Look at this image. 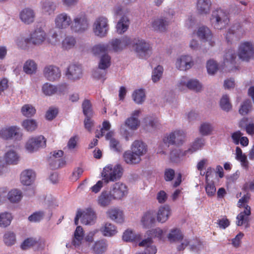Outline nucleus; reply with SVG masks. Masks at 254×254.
<instances>
[{
	"instance_id": "2",
	"label": "nucleus",
	"mask_w": 254,
	"mask_h": 254,
	"mask_svg": "<svg viewBox=\"0 0 254 254\" xmlns=\"http://www.w3.org/2000/svg\"><path fill=\"white\" fill-rule=\"evenodd\" d=\"M250 196L247 194L244 195L238 202L239 207H243L244 210L241 211L237 216L236 223L237 226L244 225L245 228L250 227V218L251 214V207L247 204Z\"/></svg>"
},
{
	"instance_id": "27",
	"label": "nucleus",
	"mask_w": 254,
	"mask_h": 254,
	"mask_svg": "<svg viewBox=\"0 0 254 254\" xmlns=\"http://www.w3.org/2000/svg\"><path fill=\"white\" fill-rule=\"evenodd\" d=\"M123 157L124 161L128 165L138 164L141 161V158L131 150L126 151Z\"/></svg>"
},
{
	"instance_id": "32",
	"label": "nucleus",
	"mask_w": 254,
	"mask_h": 254,
	"mask_svg": "<svg viewBox=\"0 0 254 254\" xmlns=\"http://www.w3.org/2000/svg\"><path fill=\"white\" fill-rule=\"evenodd\" d=\"M113 199V197L110 191H103L98 197L97 201L99 206L106 207L110 205Z\"/></svg>"
},
{
	"instance_id": "56",
	"label": "nucleus",
	"mask_w": 254,
	"mask_h": 254,
	"mask_svg": "<svg viewBox=\"0 0 254 254\" xmlns=\"http://www.w3.org/2000/svg\"><path fill=\"white\" fill-rule=\"evenodd\" d=\"M203 88L202 84L198 80L195 79H190L189 78L188 89L195 91L196 92H200Z\"/></svg>"
},
{
	"instance_id": "6",
	"label": "nucleus",
	"mask_w": 254,
	"mask_h": 254,
	"mask_svg": "<svg viewBox=\"0 0 254 254\" xmlns=\"http://www.w3.org/2000/svg\"><path fill=\"white\" fill-rule=\"evenodd\" d=\"M89 20L84 12L76 15L71 20L70 29L72 32L82 34L87 31L89 28Z\"/></svg>"
},
{
	"instance_id": "59",
	"label": "nucleus",
	"mask_w": 254,
	"mask_h": 254,
	"mask_svg": "<svg viewBox=\"0 0 254 254\" xmlns=\"http://www.w3.org/2000/svg\"><path fill=\"white\" fill-rule=\"evenodd\" d=\"M146 129L151 131L160 127V123L157 119H147Z\"/></svg>"
},
{
	"instance_id": "41",
	"label": "nucleus",
	"mask_w": 254,
	"mask_h": 254,
	"mask_svg": "<svg viewBox=\"0 0 254 254\" xmlns=\"http://www.w3.org/2000/svg\"><path fill=\"white\" fill-rule=\"evenodd\" d=\"M167 238L171 243L178 242L183 239V234L179 229L174 228L170 230Z\"/></svg>"
},
{
	"instance_id": "62",
	"label": "nucleus",
	"mask_w": 254,
	"mask_h": 254,
	"mask_svg": "<svg viewBox=\"0 0 254 254\" xmlns=\"http://www.w3.org/2000/svg\"><path fill=\"white\" fill-rule=\"evenodd\" d=\"M22 126L27 131H32L36 129L37 125L35 120L27 119L23 122Z\"/></svg>"
},
{
	"instance_id": "12",
	"label": "nucleus",
	"mask_w": 254,
	"mask_h": 254,
	"mask_svg": "<svg viewBox=\"0 0 254 254\" xmlns=\"http://www.w3.org/2000/svg\"><path fill=\"white\" fill-rule=\"evenodd\" d=\"M67 79L75 82L79 80L82 76L83 70L81 65L77 64H70L67 68L65 73Z\"/></svg>"
},
{
	"instance_id": "43",
	"label": "nucleus",
	"mask_w": 254,
	"mask_h": 254,
	"mask_svg": "<svg viewBox=\"0 0 254 254\" xmlns=\"http://www.w3.org/2000/svg\"><path fill=\"white\" fill-rule=\"evenodd\" d=\"M76 44V40L71 35L66 36L62 42V48L65 50L73 48Z\"/></svg>"
},
{
	"instance_id": "40",
	"label": "nucleus",
	"mask_w": 254,
	"mask_h": 254,
	"mask_svg": "<svg viewBox=\"0 0 254 254\" xmlns=\"http://www.w3.org/2000/svg\"><path fill=\"white\" fill-rule=\"evenodd\" d=\"M138 245L140 247L147 248V250H151L150 253L146 252V254H155L157 252L156 247L153 245V241L151 237H149L141 241Z\"/></svg>"
},
{
	"instance_id": "5",
	"label": "nucleus",
	"mask_w": 254,
	"mask_h": 254,
	"mask_svg": "<svg viewBox=\"0 0 254 254\" xmlns=\"http://www.w3.org/2000/svg\"><path fill=\"white\" fill-rule=\"evenodd\" d=\"M110 29L109 20L106 16H99L96 18L92 24V31L95 36L103 38L106 37Z\"/></svg>"
},
{
	"instance_id": "37",
	"label": "nucleus",
	"mask_w": 254,
	"mask_h": 254,
	"mask_svg": "<svg viewBox=\"0 0 254 254\" xmlns=\"http://www.w3.org/2000/svg\"><path fill=\"white\" fill-rule=\"evenodd\" d=\"M171 214V209L169 206H164L159 208L157 214V220L161 223L165 222Z\"/></svg>"
},
{
	"instance_id": "46",
	"label": "nucleus",
	"mask_w": 254,
	"mask_h": 254,
	"mask_svg": "<svg viewBox=\"0 0 254 254\" xmlns=\"http://www.w3.org/2000/svg\"><path fill=\"white\" fill-rule=\"evenodd\" d=\"M241 29L239 24H236L232 26L228 30L226 38L228 42H231L235 36H237Z\"/></svg>"
},
{
	"instance_id": "57",
	"label": "nucleus",
	"mask_w": 254,
	"mask_h": 254,
	"mask_svg": "<svg viewBox=\"0 0 254 254\" xmlns=\"http://www.w3.org/2000/svg\"><path fill=\"white\" fill-rule=\"evenodd\" d=\"M22 114L26 117H31L35 114L36 110L32 105L25 104L23 106L21 109Z\"/></svg>"
},
{
	"instance_id": "18",
	"label": "nucleus",
	"mask_w": 254,
	"mask_h": 254,
	"mask_svg": "<svg viewBox=\"0 0 254 254\" xmlns=\"http://www.w3.org/2000/svg\"><path fill=\"white\" fill-rule=\"evenodd\" d=\"M64 84H60L57 86L54 85L49 83H45L42 87V92L46 96H52L55 94H61L65 89Z\"/></svg>"
},
{
	"instance_id": "50",
	"label": "nucleus",
	"mask_w": 254,
	"mask_h": 254,
	"mask_svg": "<svg viewBox=\"0 0 254 254\" xmlns=\"http://www.w3.org/2000/svg\"><path fill=\"white\" fill-rule=\"evenodd\" d=\"M214 127L212 124L205 122L201 124L199 127V133L202 136H207L212 134Z\"/></svg>"
},
{
	"instance_id": "9",
	"label": "nucleus",
	"mask_w": 254,
	"mask_h": 254,
	"mask_svg": "<svg viewBox=\"0 0 254 254\" xmlns=\"http://www.w3.org/2000/svg\"><path fill=\"white\" fill-rule=\"evenodd\" d=\"M132 40L127 36L121 38H114L108 43L110 48V51L120 52L131 45Z\"/></svg>"
},
{
	"instance_id": "34",
	"label": "nucleus",
	"mask_w": 254,
	"mask_h": 254,
	"mask_svg": "<svg viewBox=\"0 0 254 254\" xmlns=\"http://www.w3.org/2000/svg\"><path fill=\"white\" fill-rule=\"evenodd\" d=\"M4 159L7 165H16L19 161L20 157L16 151L10 150L5 153Z\"/></svg>"
},
{
	"instance_id": "30",
	"label": "nucleus",
	"mask_w": 254,
	"mask_h": 254,
	"mask_svg": "<svg viewBox=\"0 0 254 254\" xmlns=\"http://www.w3.org/2000/svg\"><path fill=\"white\" fill-rule=\"evenodd\" d=\"M129 24L130 21L127 15H123L116 24V29L117 32L119 34L124 33L128 29Z\"/></svg>"
},
{
	"instance_id": "42",
	"label": "nucleus",
	"mask_w": 254,
	"mask_h": 254,
	"mask_svg": "<svg viewBox=\"0 0 254 254\" xmlns=\"http://www.w3.org/2000/svg\"><path fill=\"white\" fill-rule=\"evenodd\" d=\"M190 150L182 151L180 150H174L171 151L170 158L172 162L179 163L183 160V157L189 153Z\"/></svg>"
},
{
	"instance_id": "64",
	"label": "nucleus",
	"mask_w": 254,
	"mask_h": 254,
	"mask_svg": "<svg viewBox=\"0 0 254 254\" xmlns=\"http://www.w3.org/2000/svg\"><path fill=\"white\" fill-rule=\"evenodd\" d=\"M4 243L7 246H11L15 243L16 238L15 234L11 232H6L3 236Z\"/></svg>"
},
{
	"instance_id": "1",
	"label": "nucleus",
	"mask_w": 254,
	"mask_h": 254,
	"mask_svg": "<svg viewBox=\"0 0 254 254\" xmlns=\"http://www.w3.org/2000/svg\"><path fill=\"white\" fill-rule=\"evenodd\" d=\"M140 113V110H135L133 111L131 116L127 118L125 124L121 126L120 133L126 138V140H128L133 134L132 131L137 129L140 125V121L138 117Z\"/></svg>"
},
{
	"instance_id": "45",
	"label": "nucleus",
	"mask_w": 254,
	"mask_h": 254,
	"mask_svg": "<svg viewBox=\"0 0 254 254\" xmlns=\"http://www.w3.org/2000/svg\"><path fill=\"white\" fill-rule=\"evenodd\" d=\"M141 239L140 234H135L133 231L127 229L123 234V239L126 242L139 241Z\"/></svg>"
},
{
	"instance_id": "48",
	"label": "nucleus",
	"mask_w": 254,
	"mask_h": 254,
	"mask_svg": "<svg viewBox=\"0 0 254 254\" xmlns=\"http://www.w3.org/2000/svg\"><path fill=\"white\" fill-rule=\"evenodd\" d=\"M51 156L50 157L51 159H57L56 162H58V164L57 165L55 164L53 166L54 168L62 167L64 166L65 164V161L63 159H59L62 157L64 155V152L62 150L54 151L51 153Z\"/></svg>"
},
{
	"instance_id": "16",
	"label": "nucleus",
	"mask_w": 254,
	"mask_h": 254,
	"mask_svg": "<svg viewBox=\"0 0 254 254\" xmlns=\"http://www.w3.org/2000/svg\"><path fill=\"white\" fill-rule=\"evenodd\" d=\"M193 64L194 62L192 57L188 55L179 57L175 63L176 68L182 71H186L190 69Z\"/></svg>"
},
{
	"instance_id": "55",
	"label": "nucleus",
	"mask_w": 254,
	"mask_h": 254,
	"mask_svg": "<svg viewBox=\"0 0 254 254\" xmlns=\"http://www.w3.org/2000/svg\"><path fill=\"white\" fill-rule=\"evenodd\" d=\"M56 8V6L55 3L50 0H45L42 3V8L43 12L48 14L53 13Z\"/></svg>"
},
{
	"instance_id": "11",
	"label": "nucleus",
	"mask_w": 254,
	"mask_h": 254,
	"mask_svg": "<svg viewBox=\"0 0 254 254\" xmlns=\"http://www.w3.org/2000/svg\"><path fill=\"white\" fill-rule=\"evenodd\" d=\"M46 146V139L42 135L32 137L27 141L25 148L29 152L36 151L39 148Z\"/></svg>"
},
{
	"instance_id": "24",
	"label": "nucleus",
	"mask_w": 254,
	"mask_h": 254,
	"mask_svg": "<svg viewBox=\"0 0 254 254\" xmlns=\"http://www.w3.org/2000/svg\"><path fill=\"white\" fill-rule=\"evenodd\" d=\"M19 17L22 22L26 24H30L34 21L35 13L33 9L25 8L20 12Z\"/></svg>"
},
{
	"instance_id": "3",
	"label": "nucleus",
	"mask_w": 254,
	"mask_h": 254,
	"mask_svg": "<svg viewBox=\"0 0 254 254\" xmlns=\"http://www.w3.org/2000/svg\"><path fill=\"white\" fill-rule=\"evenodd\" d=\"M210 21L212 26L216 29L225 28L230 22L229 13L221 8H217L212 11Z\"/></svg>"
},
{
	"instance_id": "15",
	"label": "nucleus",
	"mask_w": 254,
	"mask_h": 254,
	"mask_svg": "<svg viewBox=\"0 0 254 254\" xmlns=\"http://www.w3.org/2000/svg\"><path fill=\"white\" fill-rule=\"evenodd\" d=\"M43 75L48 80L55 81L60 78L61 71L60 68L56 65H49L44 67Z\"/></svg>"
},
{
	"instance_id": "53",
	"label": "nucleus",
	"mask_w": 254,
	"mask_h": 254,
	"mask_svg": "<svg viewBox=\"0 0 254 254\" xmlns=\"http://www.w3.org/2000/svg\"><path fill=\"white\" fill-rule=\"evenodd\" d=\"M111 65V57L108 54L102 55L100 58L98 63L99 67L103 69H106Z\"/></svg>"
},
{
	"instance_id": "26",
	"label": "nucleus",
	"mask_w": 254,
	"mask_h": 254,
	"mask_svg": "<svg viewBox=\"0 0 254 254\" xmlns=\"http://www.w3.org/2000/svg\"><path fill=\"white\" fill-rule=\"evenodd\" d=\"M36 178L35 172L31 169L23 171L20 175V182L25 186L31 185L34 181Z\"/></svg>"
},
{
	"instance_id": "7",
	"label": "nucleus",
	"mask_w": 254,
	"mask_h": 254,
	"mask_svg": "<svg viewBox=\"0 0 254 254\" xmlns=\"http://www.w3.org/2000/svg\"><path fill=\"white\" fill-rule=\"evenodd\" d=\"M237 55L239 59L248 62L254 58V43L251 41L241 42L238 48Z\"/></svg>"
},
{
	"instance_id": "13",
	"label": "nucleus",
	"mask_w": 254,
	"mask_h": 254,
	"mask_svg": "<svg viewBox=\"0 0 254 254\" xmlns=\"http://www.w3.org/2000/svg\"><path fill=\"white\" fill-rule=\"evenodd\" d=\"M131 45L135 52L140 56H145L148 52L151 50V46L144 40L139 38H134L132 40Z\"/></svg>"
},
{
	"instance_id": "8",
	"label": "nucleus",
	"mask_w": 254,
	"mask_h": 254,
	"mask_svg": "<svg viewBox=\"0 0 254 254\" xmlns=\"http://www.w3.org/2000/svg\"><path fill=\"white\" fill-rule=\"evenodd\" d=\"M186 134L183 130H176L167 134L163 138L165 147L168 144L170 145H181L185 142Z\"/></svg>"
},
{
	"instance_id": "49",
	"label": "nucleus",
	"mask_w": 254,
	"mask_h": 254,
	"mask_svg": "<svg viewBox=\"0 0 254 254\" xmlns=\"http://www.w3.org/2000/svg\"><path fill=\"white\" fill-rule=\"evenodd\" d=\"M133 101L137 104H141L145 100V94L142 89L134 91L132 94Z\"/></svg>"
},
{
	"instance_id": "60",
	"label": "nucleus",
	"mask_w": 254,
	"mask_h": 254,
	"mask_svg": "<svg viewBox=\"0 0 254 254\" xmlns=\"http://www.w3.org/2000/svg\"><path fill=\"white\" fill-rule=\"evenodd\" d=\"M163 73V68L161 65L157 66L152 71V80L153 82H158L161 78Z\"/></svg>"
},
{
	"instance_id": "29",
	"label": "nucleus",
	"mask_w": 254,
	"mask_h": 254,
	"mask_svg": "<svg viewBox=\"0 0 254 254\" xmlns=\"http://www.w3.org/2000/svg\"><path fill=\"white\" fill-rule=\"evenodd\" d=\"M130 150L141 158V157L146 153L147 148L142 141L135 140L131 145Z\"/></svg>"
},
{
	"instance_id": "23",
	"label": "nucleus",
	"mask_w": 254,
	"mask_h": 254,
	"mask_svg": "<svg viewBox=\"0 0 254 254\" xmlns=\"http://www.w3.org/2000/svg\"><path fill=\"white\" fill-rule=\"evenodd\" d=\"M14 42L18 49L23 50H29V45H31L29 36L25 34H21L16 36Z\"/></svg>"
},
{
	"instance_id": "17",
	"label": "nucleus",
	"mask_w": 254,
	"mask_h": 254,
	"mask_svg": "<svg viewBox=\"0 0 254 254\" xmlns=\"http://www.w3.org/2000/svg\"><path fill=\"white\" fill-rule=\"evenodd\" d=\"M70 16L65 12L58 14L55 18V27L59 29H65L71 25Z\"/></svg>"
},
{
	"instance_id": "35",
	"label": "nucleus",
	"mask_w": 254,
	"mask_h": 254,
	"mask_svg": "<svg viewBox=\"0 0 254 254\" xmlns=\"http://www.w3.org/2000/svg\"><path fill=\"white\" fill-rule=\"evenodd\" d=\"M81 223L85 225L92 224L96 219V215L91 209H87L81 213Z\"/></svg>"
},
{
	"instance_id": "33",
	"label": "nucleus",
	"mask_w": 254,
	"mask_h": 254,
	"mask_svg": "<svg viewBox=\"0 0 254 254\" xmlns=\"http://www.w3.org/2000/svg\"><path fill=\"white\" fill-rule=\"evenodd\" d=\"M91 51L94 56H99L101 54H108V52H110V48L108 44L100 43L93 46Z\"/></svg>"
},
{
	"instance_id": "20",
	"label": "nucleus",
	"mask_w": 254,
	"mask_h": 254,
	"mask_svg": "<svg viewBox=\"0 0 254 254\" xmlns=\"http://www.w3.org/2000/svg\"><path fill=\"white\" fill-rule=\"evenodd\" d=\"M198 37L205 42H208L211 46H213L215 42L213 40L212 33L210 30L206 26L199 27L196 32Z\"/></svg>"
},
{
	"instance_id": "44",
	"label": "nucleus",
	"mask_w": 254,
	"mask_h": 254,
	"mask_svg": "<svg viewBox=\"0 0 254 254\" xmlns=\"http://www.w3.org/2000/svg\"><path fill=\"white\" fill-rule=\"evenodd\" d=\"M37 244H39L41 246V249H43L45 245L44 240H39V241H38L36 239L31 238L25 240L21 244V248L23 250H26L35 246Z\"/></svg>"
},
{
	"instance_id": "25",
	"label": "nucleus",
	"mask_w": 254,
	"mask_h": 254,
	"mask_svg": "<svg viewBox=\"0 0 254 254\" xmlns=\"http://www.w3.org/2000/svg\"><path fill=\"white\" fill-rule=\"evenodd\" d=\"M0 136L5 139H9L15 136L16 139L21 137L18 129L14 127L3 128L0 130Z\"/></svg>"
},
{
	"instance_id": "58",
	"label": "nucleus",
	"mask_w": 254,
	"mask_h": 254,
	"mask_svg": "<svg viewBox=\"0 0 254 254\" xmlns=\"http://www.w3.org/2000/svg\"><path fill=\"white\" fill-rule=\"evenodd\" d=\"M82 107L84 115L88 118H91L93 116V112L90 102L88 100H84Z\"/></svg>"
},
{
	"instance_id": "28",
	"label": "nucleus",
	"mask_w": 254,
	"mask_h": 254,
	"mask_svg": "<svg viewBox=\"0 0 254 254\" xmlns=\"http://www.w3.org/2000/svg\"><path fill=\"white\" fill-rule=\"evenodd\" d=\"M211 6L210 0H197L196 10L200 15H206L209 13Z\"/></svg>"
},
{
	"instance_id": "54",
	"label": "nucleus",
	"mask_w": 254,
	"mask_h": 254,
	"mask_svg": "<svg viewBox=\"0 0 254 254\" xmlns=\"http://www.w3.org/2000/svg\"><path fill=\"white\" fill-rule=\"evenodd\" d=\"M205 144V140L202 138H198L193 142L191 147L188 150H190L189 153L191 154L197 150L200 149Z\"/></svg>"
},
{
	"instance_id": "4",
	"label": "nucleus",
	"mask_w": 254,
	"mask_h": 254,
	"mask_svg": "<svg viewBox=\"0 0 254 254\" xmlns=\"http://www.w3.org/2000/svg\"><path fill=\"white\" fill-rule=\"evenodd\" d=\"M123 171L122 166L120 164L107 165L103 168L102 172L103 180L106 183L116 181L122 177Z\"/></svg>"
},
{
	"instance_id": "21",
	"label": "nucleus",
	"mask_w": 254,
	"mask_h": 254,
	"mask_svg": "<svg viewBox=\"0 0 254 254\" xmlns=\"http://www.w3.org/2000/svg\"><path fill=\"white\" fill-rule=\"evenodd\" d=\"M189 245L191 251L196 252L201 250L203 247L202 243L197 239L191 241H189L187 239H184L181 244L178 246L177 249L180 251L184 250Z\"/></svg>"
},
{
	"instance_id": "38",
	"label": "nucleus",
	"mask_w": 254,
	"mask_h": 254,
	"mask_svg": "<svg viewBox=\"0 0 254 254\" xmlns=\"http://www.w3.org/2000/svg\"><path fill=\"white\" fill-rule=\"evenodd\" d=\"M108 243L106 240H101L95 242L92 246L94 254H103L108 248Z\"/></svg>"
},
{
	"instance_id": "36",
	"label": "nucleus",
	"mask_w": 254,
	"mask_h": 254,
	"mask_svg": "<svg viewBox=\"0 0 254 254\" xmlns=\"http://www.w3.org/2000/svg\"><path fill=\"white\" fill-rule=\"evenodd\" d=\"M236 159L239 161L242 168L246 170L249 168V162L248 160L247 156L244 154L242 149L238 146L236 148Z\"/></svg>"
},
{
	"instance_id": "14",
	"label": "nucleus",
	"mask_w": 254,
	"mask_h": 254,
	"mask_svg": "<svg viewBox=\"0 0 254 254\" xmlns=\"http://www.w3.org/2000/svg\"><path fill=\"white\" fill-rule=\"evenodd\" d=\"M31 45L39 46L42 45L47 39V33L41 27L36 28L29 35Z\"/></svg>"
},
{
	"instance_id": "52",
	"label": "nucleus",
	"mask_w": 254,
	"mask_h": 254,
	"mask_svg": "<svg viewBox=\"0 0 254 254\" xmlns=\"http://www.w3.org/2000/svg\"><path fill=\"white\" fill-rule=\"evenodd\" d=\"M37 69V64L35 62L31 60L27 61L23 65V71L28 74L35 73Z\"/></svg>"
},
{
	"instance_id": "61",
	"label": "nucleus",
	"mask_w": 254,
	"mask_h": 254,
	"mask_svg": "<svg viewBox=\"0 0 254 254\" xmlns=\"http://www.w3.org/2000/svg\"><path fill=\"white\" fill-rule=\"evenodd\" d=\"M220 105L222 109L226 112L229 111L232 108L229 98L227 95L222 96L220 101Z\"/></svg>"
},
{
	"instance_id": "63",
	"label": "nucleus",
	"mask_w": 254,
	"mask_h": 254,
	"mask_svg": "<svg viewBox=\"0 0 254 254\" xmlns=\"http://www.w3.org/2000/svg\"><path fill=\"white\" fill-rule=\"evenodd\" d=\"M206 68L208 74L213 75L217 71L218 66L217 63L215 61L210 60L207 62Z\"/></svg>"
},
{
	"instance_id": "47",
	"label": "nucleus",
	"mask_w": 254,
	"mask_h": 254,
	"mask_svg": "<svg viewBox=\"0 0 254 254\" xmlns=\"http://www.w3.org/2000/svg\"><path fill=\"white\" fill-rule=\"evenodd\" d=\"M22 197V193L20 190L13 189L9 191L7 194V198L12 203L19 202Z\"/></svg>"
},
{
	"instance_id": "22",
	"label": "nucleus",
	"mask_w": 254,
	"mask_h": 254,
	"mask_svg": "<svg viewBox=\"0 0 254 254\" xmlns=\"http://www.w3.org/2000/svg\"><path fill=\"white\" fill-rule=\"evenodd\" d=\"M107 217L117 223H123L125 218L123 211L118 208H111L106 212Z\"/></svg>"
},
{
	"instance_id": "19",
	"label": "nucleus",
	"mask_w": 254,
	"mask_h": 254,
	"mask_svg": "<svg viewBox=\"0 0 254 254\" xmlns=\"http://www.w3.org/2000/svg\"><path fill=\"white\" fill-rule=\"evenodd\" d=\"M150 24L153 30L159 32H165L167 30L170 22L166 18L158 17L153 19Z\"/></svg>"
},
{
	"instance_id": "31",
	"label": "nucleus",
	"mask_w": 254,
	"mask_h": 254,
	"mask_svg": "<svg viewBox=\"0 0 254 254\" xmlns=\"http://www.w3.org/2000/svg\"><path fill=\"white\" fill-rule=\"evenodd\" d=\"M155 222V214L152 211H149L145 213L140 220L141 225L145 229L151 227Z\"/></svg>"
},
{
	"instance_id": "51",
	"label": "nucleus",
	"mask_w": 254,
	"mask_h": 254,
	"mask_svg": "<svg viewBox=\"0 0 254 254\" xmlns=\"http://www.w3.org/2000/svg\"><path fill=\"white\" fill-rule=\"evenodd\" d=\"M11 214L8 212L0 214V227L5 228L9 226L12 220Z\"/></svg>"
},
{
	"instance_id": "39",
	"label": "nucleus",
	"mask_w": 254,
	"mask_h": 254,
	"mask_svg": "<svg viewBox=\"0 0 254 254\" xmlns=\"http://www.w3.org/2000/svg\"><path fill=\"white\" fill-rule=\"evenodd\" d=\"M100 231L105 237H112L114 236L117 230L116 226L109 222L105 223L100 228Z\"/></svg>"
},
{
	"instance_id": "10",
	"label": "nucleus",
	"mask_w": 254,
	"mask_h": 254,
	"mask_svg": "<svg viewBox=\"0 0 254 254\" xmlns=\"http://www.w3.org/2000/svg\"><path fill=\"white\" fill-rule=\"evenodd\" d=\"M110 192L114 199L121 200L128 193L127 186L121 182H118L112 185Z\"/></svg>"
}]
</instances>
